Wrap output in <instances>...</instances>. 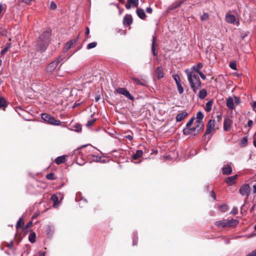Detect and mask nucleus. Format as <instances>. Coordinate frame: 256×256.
<instances>
[{
    "instance_id": "obj_23",
    "label": "nucleus",
    "mask_w": 256,
    "mask_h": 256,
    "mask_svg": "<svg viewBox=\"0 0 256 256\" xmlns=\"http://www.w3.org/2000/svg\"><path fill=\"white\" fill-rule=\"evenodd\" d=\"M213 102L214 100H210L206 103V107L204 108L206 111L210 112L212 110V106Z\"/></svg>"
},
{
    "instance_id": "obj_26",
    "label": "nucleus",
    "mask_w": 256,
    "mask_h": 256,
    "mask_svg": "<svg viewBox=\"0 0 256 256\" xmlns=\"http://www.w3.org/2000/svg\"><path fill=\"white\" fill-rule=\"evenodd\" d=\"M207 92L206 89H202L199 92L198 96L201 99L204 98L207 96Z\"/></svg>"
},
{
    "instance_id": "obj_45",
    "label": "nucleus",
    "mask_w": 256,
    "mask_h": 256,
    "mask_svg": "<svg viewBox=\"0 0 256 256\" xmlns=\"http://www.w3.org/2000/svg\"><path fill=\"white\" fill-rule=\"evenodd\" d=\"M173 78L176 84H180V79L178 74L174 75Z\"/></svg>"
},
{
    "instance_id": "obj_33",
    "label": "nucleus",
    "mask_w": 256,
    "mask_h": 256,
    "mask_svg": "<svg viewBox=\"0 0 256 256\" xmlns=\"http://www.w3.org/2000/svg\"><path fill=\"white\" fill-rule=\"evenodd\" d=\"M72 46V41H69L67 42L66 44V46L64 48V51L65 52H67L68 50H70Z\"/></svg>"
},
{
    "instance_id": "obj_56",
    "label": "nucleus",
    "mask_w": 256,
    "mask_h": 256,
    "mask_svg": "<svg viewBox=\"0 0 256 256\" xmlns=\"http://www.w3.org/2000/svg\"><path fill=\"white\" fill-rule=\"evenodd\" d=\"M252 110L256 112V101L254 102L252 105Z\"/></svg>"
},
{
    "instance_id": "obj_28",
    "label": "nucleus",
    "mask_w": 256,
    "mask_h": 256,
    "mask_svg": "<svg viewBox=\"0 0 256 256\" xmlns=\"http://www.w3.org/2000/svg\"><path fill=\"white\" fill-rule=\"evenodd\" d=\"M51 200L54 202V206H56L58 204V198L56 194H53L51 196Z\"/></svg>"
},
{
    "instance_id": "obj_31",
    "label": "nucleus",
    "mask_w": 256,
    "mask_h": 256,
    "mask_svg": "<svg viewBox=\"0 0 256 256\" xmlns=\"http://www.w3.org/2000/svg\"><path fill=\"white\" fill-rule=\"evenodd\" d=\"M203 66V65L202 64V63L201 62H198L196 66H194L192 67V68L195 70V71L197 72V73H198L200 72V68H202Z\"/></svg>"
},
{
    "instance_id": "obj_34",
    "label": "nucleus",
    "mask_w": 256,
    "mask_h": 256,
    "mask_svg": "<svg viewBox=\"0 0 256 256\" xmlns=\"http://www.w3.org/2000/svg\"><path fill=\"white\" fill-rule=\"evenodd\" d=\"M209 14L207 12H204L200 17L202 21H206L209 18Z\"/></svg>"
},
{
    "instance_id": "obj_46",
    "label": "nucleus",
    "mask_w": 256,
    "mask_h": 256,
    "mask_svg": "<svg viewBox=\"0 0 256 256\" xmlns=\"http://www.w3.org/2000/svg\"><path fill=\"white\" fill-rule=\"evenodd\" d=\"M50 8L52 10H55L56 8V4L54 2H52L50 4Z\"/></svg>"
},
{
    "instance_id": "obj_2",
    "label": "nucleus",
    "mask_w": 256,
    "mask_h": 256,
    "mask_svg": "<svg viewBox=\"0 0 256 256\" xmlns=\"http://www.w3.org/2000/svg\"><path fill=\"white\" fill-rule=\"evenodd\" d=\"M51 35L52 30L48 28L40 36L34 46L36 51L42 52L46 50L50 43Z\"/></svg>"
},
{
    "instance_id": "obj_50",
    "label": "nucleus",
    "mask_w": 256,
    "mask_h": 256,
    "mask_svg": "<svg viewBox=\"0 0 256 256\" xmlns=\"http://www.w3.org/2000/svg\"><path fill=\"white\" fill-rule=\"evenodd\" d=\"M198 74L203 80H205L206 79V76L202 72H200Z\"/></svg>"
},
{
    "instance_id": "obj_47",
    "label": "nucleus",
    "mask_w": 256,
    "mask_h": 256,
    "mask_svg": "<svg viewBox=\"0 0 256 256\" xmlns=\"http://www.w3.org/2000/svg\"><path fill=\"white\" fill-rule=\"evenodd\" d=\"M234 103L238 105L240 102V100L239 98L234 96Z\"/></svg>"
},
{
    "instance_id": "obj_8",
    "label": "nucleus",
    "mask_w": 256,
    "mask_h": 256,
    "mask_svg": "<svg viewBox=\"0 0 256 256\" xmlns=\"http://www.w3.org/2000/svg\"><path fill=\"white\" fill-rule=\"evenodd\" d=\"M59 64V61H53L48 64L46 68V71L48 72H52L56 69Z\"/></svg>"
},
{
    "instance_id": "obj_37",
    "label": "nucleus",
    "mask_w": 256,
    "mask_h": 256,
    "mask_svg": "<svg viewBox=\"0 0 256 256\" xmlns=\"http://www.w3.org/2000/svg\"><path fill=\"white\" fill-rule=\"evenodd\" d=\"M248 144V138L244 137L241 140V146L244 147Z\"/></svg>"
},
{
    "instance_id": "obj_41",
    "label": "nucleus",
    "mask_w": 256,
    "mask_h": 256,
    "mask_svg": "<svg viewBox=\"0 0 256 256\" xmlns=\"http://www.w3.org/2000/svg\"><path fill=\"white\" fill-rule=\"evenodd\" d=\"M178 90L180 94H182L184 92V88L181 84H176Z\"/></svg>"
},
{
    "instance_id": "obj_20",
    "label": "nucleus",
    "mask_w": 256,
    "mask_h": 256,
    "mask_svg": "<svg viewBox=\"0 0 256 256\" xmlns=\"http://www.w3.org/2000/svg\"><path fill=\"white\" fill-rule=\"evenodd\" d=\"M156 38L155 36L153 38L152 42V52L153 56H156L158 54V51L156 50Z\"/></svg>"
},
{
    "instance_id": "obj_24",
    "label": "nucleus",
    "mask_w": 256,
    "mask_h": 256,
    "mask_svg": "<svg viewBox=\"0 0 256 256\" xmlns=\"http://www.w3.org/2000/svg\"><path fill=\"white\" fill-rule=\"evenodd\" d=\"M142 153L143 152L142 150H136V154L132 156V158L134 160H137L142 156Z\"/></svg>"
},
{
    "instance_id": "obj_53",
    "label": "nucleus",
    "mask_w": 256,
    "mask_h": 256,
    "mask_svg": "<svg viewBox=\"0 0 256 256\" xmlns=\"http://www.w3.org/2000/svg\"><path fill=\"white\" fill-rule=\"evenodd\" d=\"M146 12L147 13L152 14V9L150 7H148L146 8Z\"/></svg>"
},
{
    "instance_id": "obj_35",
    "label": "nucleus",
    "mask_w": 256,
    "mask_h": 256,
    "mask_svg": "<svg viewBox=\"0 0 256 256\" xmlns=\"http://www.w3.org/2000/svg\"><path fill=\"white\" fill-rule=\"evenodd\" d=\"M132 80L134 82H135L138 85L142 86H146V84L144 82H141L138 78H132Z\"/></svg>"
},
{
    "instance_id": "obj_1",
    "label": "nucleus",
    "mask_w": 256,
    "mask_h": 256,
    "mask_svg": "<svg viewBox=\"0 0 256 256\" xmlns=\"http://www.w3.org/2000/svg\"><path fill=\"white\" fill-rule=\"evenodd\" d=\"M204 116L202 113H197L196 117L190 118L187 122L186 128L183 130L184 135H188L193 134L197 135L204 128V123L202 121Z\"/></svg>"
},
{
    "instance_id": "obj_30",
    "label": "nucleus",
    "mask_w": 256,
    "mask_h": 256,
    "mask_svg": "<svg viewBox=\"0 0 256 256\" xmlns=\"http://www.w3.org/2000/svg\"><path fill=\"white\" fill-rule=\"evenodd\" d=\"M36 234L35 232H31L28 236V240L32 243H34L36 241Z\"/></svg>"
},
{
    "instance_id": "obj_17",
    "label": "nucleus",
    "mask_w": 256,
    "mask_h": 256,
    "mask_svg": "<svg viewBox=\"0 0 256 256\" xmlns=\"http://www.w3.org/2000/svg\"><path fill=\"white\" fill-rule=\"evenodd\" d=\"M234 99L231 97H228L226 99V106L230 110H232L234 108Z\"/></svg>"
},
{
    "instance_id": "obj_42",
    "label": "nucleus",
    "mask_w": 256,
    "mask_h": 256,
    "mask_svg": "<svg viewBox=\"0 0 256 256\" xmlns=\"http://www.w3.org/2000/svg\"><path fill=\"white\" fill-rule=\"evenodd\" d=\"M228 209V206L226 204L221 205L220 206V210L222 212H226Z\"/></svg>"
},
{
    "instance_id": "obj_13",
    "label": "nucleus",
    "mask_w": 256,
    "mask_h": 256,
    "mask_svg": "<svg viewBox=\"0 0 256 256\" xmlns=\"http://www.w3.org/2000/svg\"><path fill=\"white\" fill-rule=\"evenodd\" d=\"M132 5L138 7V0H128L126 4V8L128 10H130L132 7Z\"/></svg>"
},
{
    "instance_id": "obj_40",
    "label": "nucleus",
    "mask_w": 256,
    "mask_h": 256,
    "mask_svg": "<svg viewBox=\"0 0 256 256\" xmlns=\"http://www.w3.org/2000/svg\"><path fill=\"white\" fill-rule=\"evenodd\" d=\"M74 130L77 132H80L82 131V126L80 124H77L74 126Z\"/></svg>"
},
{
    "instance_id": "obj_5",
    "label": "nucleus",
    "mask_w": 256,
    "mask_h": 256,
    "mask_svg": "<svg viewBox=\"0 0 256 256\" xmlns=\"http://www.w3.org/2000/svg\"><path fill=\"white\" fill-rule=\"evenodd\" d=\"M239 192L242 196H246L247 199L250 194V188L248 184H244L242 186L239 190Z\"/></svg>"
},
{
    "instance_id": "obj_60",
    "label": "nucleus",
    "mask_w": 256,
    "mask_h": 256,
    "mask_svg": "<svg viewBox=\"0 0 256 256\" xmlns=\"http://www.w3.org/2000/svg\"><path fill=\"white\" fill-rule=\"evenodd\" d=\"M256 207V204H254L253 205V206H252V208H250V211L251 212H254V210H255Z\"/></svg>"
},
{
    "instance_id": "obj_54",
    "label": "nucleus",
    "mask_w": 256,
    "mask_h": 256,
    "mask_svg": "<svg viewBox=\"0 0 256 256\" xmlns=\"http://www.w3.org/2000/svg\"><path fill=\"white\" fill-rule=\"evenodd\" d=\"M210 196H211L213 198V199L214 200H216V196L215 194V193L212 190L211 192H210Z\"/></svg>"
},
{
    "instance_id": "obj_36",
    "label": "nucleus",
    "mask_w": 256,
    "mask_h": 256,
    "mask_svg": "<svg viewBox=\"0 0 256 256\" xmlns=\"http://www.w3.org/2000/svg\"><path fill=\"white\" fill-rule=\"evenodd\" d=\"M23 114H25L28 115V116H24V115L20 114L26 120H32V114H30V113H23Z\"/></svg>"
},
{
    "instance_id": "obj_48",
    "label": "nucleus",
    "mask_w": 256,
    "mask_h": 256,
    "mask_svg": "<svg viewBox=\"0 0 256 256\" xmlns=\"http://www.w3.org/2000/svg\"><path fill=\"white\" fill-rule=\"evenodd\" d=\"M138 238L137 237L135 236L134 238H133V241H132V245L133 246H136L138 244Z\"/></svg>"
},
{
    "instance_id": "obj_21",
    "label": "nucleus",
    "mask_w": 256,
    "mask_h": 256,
    "mask_svg": "<svg viewBox=\"0 0 256 256\" xmlns=\"http://www.w3.org/2000/svg\"><path fill=\"white\" fill-rule=\"evenodd\" d=\"M66 156H62L58 157L55 160L54 162L57 164H60L64 163L66 160Z\"/></svg>"
},
{
    "instance_id": "obj_4",
    "label": "nucleus",
    "mask_w": 256,
    "mask_h": 256,
    "mask_svg": "<svg viewBox=\"0 0 256 256\" xmlns=\"http://www.w3.org/2000/svg\"><path fill=\"white\" fill-rule=\"evenodd\" d=\"M40 115L42 119H43L44 121L49 122L50 124H54L55 125H58L60 122V121L56 120L48 113H42Z\"/></svg>"
},
{
    "instance_id": "obj_9",
    "label": "nucleus",
    "mask_w": 256,
    "mask_h": 256,
    "mask_svg": "<svg viewBox=\"0 0 256 256\" xmlns=\"http://www.w3.org/2000/svg\"><path fill=\"white\" fill-rule=\"evenodd\" d=\"M133 19L130 14H126L123 19L122 23L124 26H130L132 23Z\"/></svg>"
},
{
    "instance_id": "obj_25",
    "label": "nucleus",
    "mask_w": 256,
    "mask_h": 256,
    "mask_svg": "<svg viewBox=\"0 0 256 256\" xmlns=\"http://www.w3.org/2000/svg\"><path fill=\"white\" fill-rule=\"evenodd\" d=\"M24 220L22 218H20L18 221L16 225V228H22L24 226Z\"/></svg>"
},
{
    "instance_id": "obj_6",
    "label": "nucleus",
    "mask_w": 256,
    "mask_h": 256,
    "mask_svg": "<svg viewBox=\"0 0 256 256\" xmlns=\"http://www.w3.org/2000/svg\"><path fill=\"white\" fill-rule=\"evenodd\" d=\"M115 93L124 95L126 98L131 100L134 99V97L130 94L129 92L127 90V89L124 88H118L117 89H116Z\"/></svg>"
},
{
    "instance_id": "obj_19",
    "label": "nucleus",
    "mask_w": 256,
    "mask_h": 256,
    "mask_svg": "<svg viewBox=\"0 0 256 256\" xmlns=\"http://www.w3.org/2000/svg\"><path fill=\"white\" fill-rule=\"evenodd\" d=\"M228 227H234L238 224V220L235 219L227 220Z\"/></svg>"
},
{
    "instance_id": "obj_22",
    "label": "nucleus",
    "mask_w": 256,
    "mask_h": 256,
    "mask_svg": "<svg viewBox=\"0 0 256 256\" xmlns=\"http://www.w3.org/2000/svg\"><path fill=\"white\" fill-rule=\"evenodd\" d=\"M188 116V113H179L176 116L177 122H181Z\"/></svg>"
},
{
    "instance_id": "obj_38",
    "label": "nucleus",
    "mask_w": 256,
    "mask_h": 256,
    "mask_svg": "<svg viewBox=\"0 0 256 256\" xmlns=\"http://www.w3.org/2000/svg\"><path fill=\"white\" fill-rule=\"evenodd\" d=\"M46 178L48 180H55L56 179V178L55 177L54 174L53 172H50V174H48L46 176Z\"/></svg>"
},
{
    "instance_id": "obj_16",
    "label": "nucleus",
    "mask_w": 256,
    "mask_h": 256,
    "mask_svg": "<svg viewBox=\"0 0 256 256\" xmlns=\"http://www.w3.org/2000/svg\"><path fill=\"white\" fill-rule=\"evenodd\" d=\"M136 13L138 16L142 20H144L146 17L144 10L142 8H137L136 10Z\"/></svg>"
},
{
    "instance_id": "obj_32",
    "label": "nucleus",
    "mask_w": 256,
    "mask_h": 256,
    "mask_svg": "<svg viewBox=\"0 0 256 256\" xmlns=\"http://www.w3.org/2000/svg\"><path fill=\"white\" fill-rule=\"evenodd\" d=\"M184 2L183 0H180L177 2L176 4H173L171 6L172 10H174L179 7Z\"/></svg>"
},
{
    "instance_id": "obj_14",
    "label": "nucleus",
    "mask_w": 256,
    "mask_h": 256,
    "mask_svg": "<svg viewBox=\"0 0 256 256\" xmlns=\"http://www.w3.org/2000/svg\"><path fill=\"white\" fill-rule=\"evenodd\" d=\"M226 21L229 24H234L236 22V17L233 14H226Z\"/></svg>"
},
{
    "instance_id": "obj_15",
    "label": "nucleus",
    "mask_w": 256,
    "mask_h": 256,
    "mask_svg": "<svg viewBox=\"0 0 256 256\" xmlns=\"http://www.w3.org/2000/svg\"><path fill=\"white\" fill-rule=\"evenodd\" d=\"M222 174L225 175H229L232 172V168L230 165L226 164L222 168Z\"/></svg>"
},
{
    "instance_id": "obj_27",
    "label": "nucleus",
    "mask_w": 256,
    "mask_h": 256,
    "mask_svg": "<svg viewBox=\"0 0 256 256\" xmlns=\"http://www.w3.org/2000/svg\"><path fill=\"white\" fill-rule=\"evenodd\" d=\"M7 106L6 102L4 98L0 97V108L4 110V108Z\"/></svg>"
},
{
    "instance_id": "obj_29",
    "label": "nucleus",
    "mask_w": 256,
    "mask_h": 256,
    "mask_svg": "<svg viewBox=\"0 0 256 256\" xmlns=\"http://www.w3.org/2000/svg\"><path fill=\"white\" fill-rule=\"evenodd\" d=\"M10 43H6L4 48L0 52V57L3 56L6 53L8 49L10 47Z\"/></svg>"
},
{
    "instance_id": "obj_49",
    "label": "nucleus",
    "mask_w": 256,
    "mask_h": 256,
    "mask_svg": "<svg viewBox=\"0 0 256 256\" xmlns=\"http://www.w3.org/2000/svg\"><path fill=\"white\" fill-rule=\"evenodd\" d=\"M246 256H256V249L249 253Z\"/></svg>"
},
{
    "instance_id": "obj_3",
    "label": "nucleus",
    "mask_w": 256,
    "mask_h": 256,
    "mask_svg": "<svg viewBox=\"0 0 256 256\" xmlns=\"http://www.w3.org/2000/svg\"><path fill=\"white\" fill-rule=\"evenodd\" d=\"M185 72L187 74L188 81L190 82L192 89L196 93L197 90L202 86V83L198 76L192 72H190L188 69L185 70Z\"/></svg>"
},
{
    "instance_id": "obj_59",
    "label": "nucleus",
    "mask_w": 256,
    "mask_h": 256,
    "mask_svg": "<svg viewBox=\"0 0 256 256\" xmlns=\"http://www.w3.org/2000/svg\"><path fill=\"white\" fill-rule=\"evenodd\" d=\"M125 138L128 139L130 140H132V136L130 134L126 136Z\"/></svg>"
},
{
    "instance_id": "obj_64",
    "label": "nucleus",
    "mask_w": 256,
    "mask_h": 256,
    "mask_svg": "<svg viewBox=\"0 0 256 256\" xmlns=\"http://www.w3.org/2000/svg\"><path fill=\"white\" fill-rule=\"evenodd\" d=\"M253 144H254V146L256 148V136L254 139Z\"/></svg>"
},
{
    "instance_id": "obj_52",
    "label": "nucleus",
    "mask_w": 256,
    "mask_h": 256,
    "mask_svg": "<svg viewBox=\"0 0 256 256\" xmlns=\"http://www.w3.org/2000/svg\"><path fill=\"white\" fill-rule=\"evenodd\" d=\"M86 33H85V34H86V38H89V37H88V34H90V29H89L88 27V26H87V27H86Z\"/></svg>"
},
{
    "instance_id": "obj_61",
    "label": "nucleus",
    "mask_w": 256,
    "mask_h": 256,
    "mask_svg": "<svg viewBox=\"0 0 256 256\" xmlns=\"http://www.w3.org/2000/svg\"><path fill=\"white\" fill-rule=\"evenodd\" d=\"M78 36L76 38H74V40H71V41H72V45H73L74 44H76V43L77 42V41H78Z\"/></svg>"
},
{
    "instance_id": "obj_58",
    "label": "nucleus",
    "mask_w": 256,
    "mask_h": 256,
    "mask_svg": "<svg viewBox=\"0 0 256 256\" xmlns=\"http://www.w3.org/2000/svg\"><path fill=\"white\" fill-rule=\"evenodd\" d=\"M253 124L252 120H249L248 122V127H251Z\"/></svg>"
},
{
    "instance_id": "obj_62",
    "label": "nucleus",
    "mask_w": 256,
    "mask_h": 256,
    "mask_svg": "<svg viewBox=\"0 0 256 256\" xmlns=\"http://www.w3.org/2000/svg\"><path fill=\"white\" fill-rule=\"evenodd\" d=\"M222 115H218L216 116L218 122H220L222 120Z\"/></svg>"
},
{
    "instance_id": "obj_51",
    "label": "nucleus",
    "mask_w": 256,
    "mask_h": 256,
    "mask_svg": "<svg viewBox=\"0 0 256 256\" xmlns=\"http://www.w3.org/2000/svg\"><path fill=\"white\" fill-rule=\"evenodd\" d=\"M32 222H28L26 226H25V227H24V228L25 229H26V228H29L30 227L32 226Z\"/></svg>"
},
{
    "instance_id": "obj_57",
    "label": "nucleus",
    "mask_w": 256,
    "mask_h": 256,
    "mask_svg": "<svg viewBox=\"0 0 256 256\" xmlns=\"http://www.w3.org/2000/svg\"><path fill=\"white\" fill-rule=\"evenodd\" d=\"M232 213L233 214H236L238 213V210L236 208H233L232 210Z\"/></svg>"
},
{
    "instance_id": "obj_44",
    "label": "nucleus",
    "mask_w": 256,
    "mask_h": 256,
    "mask_svg": "<svg viewBox=\"0 0 256 256\" xmlns=\"http://www.w3.org/2000/svg\"><path fill=\"white\" fill-rule=\"evenodd\" d=\"M96 120V119H92V120H89L87 124H86V126L88 127L91 126H92L93 125V124L94 123Z\"/></svg>"
},
{
    "instance_id": "obj_55",
    "label": "nucleus",
    "mask_w": 256,
    "mask_h": 256,
    "mask_svg": "<svg viewBox=\"0 0 256 256\" xmlns=\"http://www.w3.org/2000/svg\"><path fill=\"white\" fill-rule=\"evenodd\" d=\"M64 58L62 56H60L55 61H59V64L64 60Z\"/></svg>"
},
{
    "instance_id": "obj_11",
    "label": "nucleus",
    "mask_w": 256,
    "mask_h": 256,
    "mask_svg": "<svg viewBox=\"0 0 256 256\" xmlns=\"http://www.w3.org/2000/svg\"><path fill=\"white\" fill-rule=\"evenodd\" d=\"M237 178V174L228 176L225 179V182L229 186H232L236 183Z\"/></svg>"
},
{
    "instance_id": "obj_10",
    "label": "nucleus",
    "mask_w": 256,
    "mask_h": 256,
    "mask_svg": "<svg viewBox=\"0 0 256 256\" xmlns=\"http://www.w3.org/2000/svg\"><path fill=\"white\" fill-rule=\"evenodd\" d=\"M232 124V121L228 118H225L224 124V130L225 131L230 130L231 126Z\"/></svg>"
},
{
    "instance_id": "obj_12",
    "label": "nucleus",
    "mask_w": 256,
    "mask_h": 256,
    "mask_svg": "<svg viewBox=\"0 0 256 256\" xmlns=\"http://www.w3.org/2000/svg\"><path fill=\"white\" fill-rule=\"evenodd\" d=\"M156 77L157 79L162 78L164 76L163 68L162 66H158L155 70Z\"/></svg>"
},
{
    "instance_id": "obj_18",
    "label": "nucleus",
    "mask_w": 256,
    "mask_h": 256,
    "mask_svg": "<svg viewBox=\"0 0 256 256\" xmlns=\"http://www.w3.org/2000/svg\"><path fill=\"white\" fill-rule=\"evenodd\" d=\"M227 220H223L219 221H216L215 222L214 224L216 226L218 227H222V228H226L228 227L227 225Z\"/></svg>"
},
{
    "instance_id": "obj_43",
    "label": "nucleus",
    "mask_w": 256,
    "mask_h": 256,
    "mask_svg": "<svg viewBox=\"0 0 256 256\" xmlns=\"http://www.w3.org/2000/svg\"><path fill=\"white\" fill-rule=\"evenodd\" d=\"M230 67L232 69V70H236V62L234 61V62H231L230 64Z\"/></svg>"
},
{
    "instance_id": "obj_63",
    "label": "nucleus",
    "mask_w": 256,
    "mask_h": 256,
    "mask_svg": "<svg viewBox=\"0 0 256 256\" xmlns=\"http://www.w3.org/2000/svg\"><path fill=\"white\" fill-rule=\"evenodd\" d=\"M253 192L254 194L256 193V184H254L253 186Z\"/></svg>"
},
{
    "instance_id": "obj_39",
    "label": "nucleus",
    "mask_w": 256,
    "mask_h": 256,
    "mask_svg": "<svg viewBox=\"0 0 256 256\" xmlns=\"http://www.w3.org/2000/svg\"><path fill=\"white\" fill-rule=\"evenodd\" d=\"M97 46V42H92L91 43L88 44L86 46V48L88 50H90L91 48H94L96 47Z\"/></svg>"
},
{
    "instance_id": "obj_7",
    "label": "nucleus",
    "mask_w": 256,
    "mask_h": 256,
    "mask_svg": "<svg viewBox=\"0 0 256 256\" xmlns=\"http://www.w3.org/2000/svg\"><path fill=\"white\" fill-rule=\"evenodd\" d=\"M214 122L215 120H210L208 121L206 126V130L204 135V136L209 134L213 131H214Z\"/></svg>"
}]
</instances>
